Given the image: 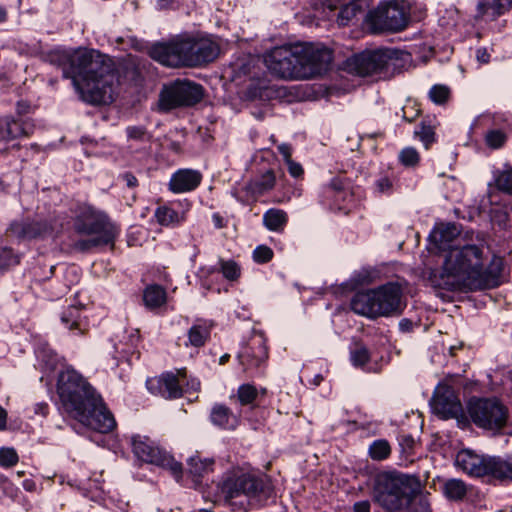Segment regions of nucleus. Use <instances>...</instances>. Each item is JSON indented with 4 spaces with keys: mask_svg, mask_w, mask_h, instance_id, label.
<instances>
[{
    "mask_svg": "<svg viewBox=\"0 0 512 512\" xmlns=\"http://www.w3.org/2000/svg\"><path fill=\"white\" fill-rule=\"evenodd\" d=\"M44 61L61 68L64 78L72 80L80 98L92 105L110 104L119 82L113 61L94 49H54Z\"/></svg>",
    "mask_w": 512,
    "mask_h": 512,
    "instance_id": "obj_1",
    "label": "nucleus"
},
{
    "mask_svg": "<svg viewBox=\"0 0 512 512\" xmlns=\"http://www.w3.org/2000/svg\"><path fill=\"white\" fill-rule=\"evenodd\" d=\"M501 271L500 258H493L484 268L482 248L465 244L448 251L442 268L430 271L429 281L433 287L446 290H481L498 286Z\"/></svg>",
    "mask_w": 512,
    "mask_h": 512,
    "instance_id": "obj_2",
    "label": "nucleus"
},
{
    "mask_svg": "<svg viewBox=\"0 0 512 512\" xmlns=\"http://www.w3.org/2000/svg\"><path fill=\"white\" fill-rule=\"evenodd\" d=\"M219 45L209 39H177L152 46L150 56L160 64L177 68L200 66L214 61L219 55Z\"/></svg>",
    "mask_w": 512,
    "mask_h": 512,
    "instance_id": "obj_3",
    "label": "nucleus"
},
{
    "mask_svg": "<svg viewBox=\"0 0 512 512\" xmlns=\"http://www.w3.org/2000/svg\"><path fill=\"white\" fill-rule=\"evenodd\" d=\"M418 489V478L397 471L379 473L374 482L373 501L386 512H403Z\"/></svg>",
    "mask_w": 512,
    "mask_h": 512,
    "instance_id": "obj_4",
    "label": "nucleus"
},
{
    "mask_svg": "<svg viewBox=\"0 0 512 512\" xmlns=\"http://www.w3.org/2000/svg\"><path fill=\"white\" fill-rule=\"evenodd\" d=\"M409 59L410 54L396 49L364 51L346 59L343 70L361 77H388L399 72Z\"/></svg>",
    "mask_w": 512,
    "mask_h": 512,
    "instance_id": "obj_5",
    "label": "nucleus"
},
{
    "mask_svg": "<svg viewBox=\"0 0 512 512\" xmlns=\"http://www.w3.org/2000/svg\"><path fill=\"white\" fill-rule=\"evenodd\" d=\"M74 229L78 234L92 236L74 243V248L80 252L111 244L117 234V229L109 217L91 206H83L79 209L74 219Z\"/></svg>",
    "mask_w": 512,
    "mask_h": 512,
    "instance_id": "obj_6",
    "label": "nucleus"
},
{
    "mask_svg": "<svg viewBox=\"0 0 512 512\" xmlns=\"http://www.w3.org/2000/svg\"><path fill=\"white\" fill-rule=\"evenodd\" d=\"M219 488L225 500L232 505H244L245 501L262 503L273 495V487L267 479L240 471L228 474Z\"/></svg>",
    "mask_w": 512,
    "mask_h": 512,
    "instance_id": "obj_7",
    "label": "nucleus"
},
{
    "mask_svg": "<svg viewBox=\"0 0 512 512\" xmlns=\"http://www.w3.org/2000/svg\"><path fill=\"white\" fill-rule=\"evenodd\" d=\"M57 392L63 409L74 419L78 418V413L95 408L100 397L82 375L71 369L59 375Z\"/></svg>",
    "mask_w": 512,
    "mask_h": 512,
    "instance_id": "obj_8",
    "label": "nucleus"
},
{
    "mask_svg": "<svg viewBox=\"0 0 512 512\" xmlns=\"http://www.w3.org/2000/svg\"><path fill=\"white\" fill-rule=\"evenodd\" d=\"M468 413L479 428L500 431L507 425L508 409L496 398H472Z\"/></svg>",
    "mask_w": 512,
    "mask_h": 512,
    "instance_id": "obj_9",
    "label": "nucleus"
},
{
    "mask_svg": "<svg viewBox=\"0 0 512 512\" xmlns=\"http://www.w3.org/2000/svg\"><path fill=\"white\" fill-rule=\"evenodd\" d=\"M203 98V87L200 84L188 81L177 80L165 86L159 98V107L164 111L181 107L192 106Z\"/></svg>",
    "mask_w": 512,
    "mask_h": 512,
    "instance_id": "obj_10",
    "label": "nucleus"
},
{
    "mask_svg": "<svg viewBox=\"0 0 512 512\" xmlns=\"http://www.w3.org/2000/svg\"><path fill=\"white\" fill-rule=\"evenodd\" d=\"M299 76L310 79L327 72L332 63V51L314 44H297Z\"/></svg>",
    "mask_w": 512,
    "mask_h": 512,
    "instance_id": "obj_11",
    "label": "nucleus"
},
{
    "mask_svg": "<svg viewBox=\"0 0 512 512\" xmlns=\"http://www.w3.org/2000/svg\"><path fill=\"white\" fill-rule=\"evenodd\" d=\"M297 44L275 47L264 56L268 70L282 79H301L299 76Z\"/></svg>",
    "mask_w": 512,
    "mask_h": 512,
    "instance_id": "obj_12",
    "label": "nucleus"
},
{
    "mask_svg": "<svg viewBox=\"0 0 512 512\" xmlns=\"http://www.w3.org/2000/svg\"><path fill=\"white\" fill-rule=\"evenodd\" d=\"M366 20L375 33L384 31L397 32L404 29L408 23V14L403 6L397 3L379 5L366 15Z\"/></svg>",
    "mask_w": 512,
    "mask_h": 512,
    "instance_id": "obj_13",
    "label": "nucleus"
},
{
    "mask_svg": "<svg viewBox=\"0 0 512 512\" xmlns=\"http://www.w3.org/2000/svg\"><path fill=\"white\" fill-rule=\"evenodd\" d=\"M134 455L141 461L168 468L177 480L182 476L181 463L159 449L147 437L136 435L131 438Z\"/></svg>",
    "mask_w": 512,
    "mask_h": 512,
    "instance_id": "obj_14",
    "label": "nucleus"
},
{
    "mask_svg": "<svg viewBox=\"0 0 512 512\" xmlns=\"http://www.w3.org/2000/svg\"><path fill=\"white\" fill-rule=\"evenodd\" d=\"M374 291L380 317L399 315L406 307L403 290L398 283L389 282Z\"/></svg>",
    "mask_w": 512,
    "mask_h": 512,
    "instance_id": "obj_15",
    "label": "nucleus"
},
{
    "mask_svg": "<svg viewBox=\"0 0 512 512\" xmlns=\"http://www.w3.org/2000/svg\"><path fill=\"white\" fill-rule=\"evenodd\" d=\"M435 414L442 419L464 418L462 404L452 387L443 385L438 387L431 401Z\"/></svg>",
    "mask_w": 512,
    "mask_h": 512,
    "instance_id": "obj_16",
    "label": "nucleus"
},
{
    "mask_svg": "<svg viewBox=\"0 0 512 512\" xmlns=\"http://www.w3.org/2000/svg\"><path fill=\"white\" fill-rule=\"evenodd\" d=\"M76 420L84 426L100 433H108L116 426L114 416L106 408L101 397L97 399L95 408L86 409L83 413H78Z\"/></svg>",
    "mask_w": 512,
    "mask_h": 512,
    "instance_id": "obj_17",
    "label": "nucleus"
},
{
    "mask_svg": "<svg viewBox=\"0 0 512 512\" xmlns=\"http://www.w3.org/2000/svg\"><path fill=\"white\" fill-rule=\"evenodd\" d=\"M53 224L47 219H26L10 225V232L18 238L33 239L45 237L53 232Z\"/></svg>",
    "mask_w": 512,
    "mask_h": 512,
    "instance_id": "obj_18",
    "label": "nucleus"
},
{
    "mask_svg": "<svg viewBox=\"0 0 512 512\" xmlns=\"http://www.w3.org/2000/svg\"><path fill=\"white\" fill-rule=\"evenodd\" d=\"M487 456L478 455L470 450H462L456 456V464L471 476L484 477L487 474Z\"/></svg>",
    "mask_w": 512,
    "mask_h": 512,
    "instance_id": "obj_19",
    "label": "nucleus"
},
{
    "mask_svg": "<svg viewBox=\"0 0 512 512\" xmlns=\"http://www.w3.org/2000/svg\"><path fill=\"white\" fill-rule=\"evenodd\" d=\"M375 297L374 289L356 293L350 301L351 310L371 319L380 317Z\"/></svg>",
    "mask_w": 512,
    "mask_h": 512,
    "instance_id": "obj_20",
    "label": "nucleus"
},
{
    "mask_svg": "<svg viewBox=\"0 0 512 512\" xmlns=\"http://www.w3.org/2000/svg\"><path fill=\"white\" fill-rule=\"evenodd\" d=\"M202 180V175L197 170L180 169L176 171L169 182V188L174 193L189 192L197 188Z\"/></svg>",
    "mask_w": 512,
    "mask_h": 512,
    "instance_id": "obj_21",
    "label": "nucleus"
},
{
    "mask_svg": "<svg viewBox=\"0 0 512 512\" xmlns=\"http://www.w3.org/2000/svg\"><path fill=\"white\" fill-rule=\"evenodd\" d=\"M460 231L458 226L453 223L439 224L434 227L429 235V239L440 250L448 249L450 251L452 242L458 237Z\"/></svg>",
    "mask_w": 512,
    "mask_h": 512,
    "instance_id": "obj_22",
    "label": "nucleus"
},
{
    "mask_svg": "<svg viewBox=\"0 0 512 512\" xmlns=\"http://www.w3.org/2000/svg\"><path fill=\"white\" fill-rule=\"evenodd\" d=\"M486 476L498 480H512V457L487 456Z\"/></svg>",
    "mask_w": 512,
    "mask_h": 512,
    "instance_id": "obj_23",
    "label": "nucleus"
},
{
    "mask_svg": "<svg viewBox=\"0 0 512 512\" xmlns=\"http://www.w3.org/2000/svg\"><path fill=\"white\" fill-rule=\"evenodd\" d=\"M510 9H512V0H483L477 4L475 18L482 19L484 16H491L495 19Z\"/></svg>",
    "mask_w": 512,
    "mask_h": 512,
    "instance_id": "obj_24",
    "label": "nucleus"
},
{
    "mask_svg": "<svg viewBox=\"0 0 512 512\" xmlns=\"http://www.w3.org/2000/svg\"><path fill=\"white\" fill-rule=\"evenodd\" d=\"M4 141L20 136H28L33 131V125L26 121H17L10 118L0 119Z\"/></svg>",
    "mask_w": 512,
    "mask_h": 512,
    "instance_id": "obj_25",
    "label": "nucleus"
},
{
    "mask_svg": "<svg viewBox=\"0 0 512 512\" xmlns=\"http://www.w3.org/2000/svg\"><path fill=\"white\" fill-rule=\"evenodd\" d=\"M187 212L182 210L180 212L168 206H160L155 211V218L162 226L175 227L180 225L186 220Z\"/></svg>",
    "mask_w": 512,
    "mask_h": 512,
    "instance_id": "obj_26",
    "label": "nucleus"
},
{
    "mask_svg": "<svg viewBox=\"0 0 512 512\" xmlns=\"http://www.w3.org/2000/svg\"><path fill=\"white\" fill-rule=\"evenodd\" d=\"M213 460H202L198 456H192L187 460V472L192 477L195 487L200 484V478L212 470Z\"/></svg>",
    "mask_w": 512,
    "mask_h": 512,
    "instance_id": "obj_27",
    "label": "nucleus"
},
{
    "mask_svg": "<svg viewBox=\"0 0 512 512\" xmlns=\"http://www.w3.org/2000/svg\"><path fill=\"white\" fill-rule=\"evenodd\" d=\"M368 3L366 0H353L344 5L338 14V23L347 25L349 21L358 15H367Z\"/></svg>",
    "mask_w": 512,
    "mask_h": 512,
    "instance_id": "obj_28",
    "label": "nucleus"
},
{
    "mask_svg": "<svg viewBox=\"0 0 512 512\" xmlns=\"http://www.w3.org/2000/svg\"><path fill=\"white\" fill-rule=\"evenodd\" d=\"M288 222V215L281 209L271 208L263 215V224L270 231H283Z\"/></svg>",
    "mask_w": 512,
    "mask_h": 512,
    "instance_id": "obj_29",
    "label": "nucleus"
},
{
    "mask_svg": "<svg viewBox=\"0 0 512 512\" xmlns=\"http://www.w3.org/2000/svg\"><path fill=\"white\" fill-rule=\"evenodd\" d=\"M161 393L165 398L175 399L182 395L179 377L173 373H165L159 379Z\"/></svg>",
    "mask_w": 512,
    "mask_h": 512,
    "instance_id": "obj_30",
    "label": "nucleus"
},
{
    "mask_svg": "<svg viewBox=\"0 0 512 512\" xmlns=\"http://www.w3.org/2000/svg\"><path fill=\"white\" fill-rule=\"evenodd\" d=\"M211 421L220 427H233L236 423V417L231 410L222 404H216L211 410Z\"/></svg>",
    "mask_w": 512,
    "mask_h": 512,
    "instance_id": "obj_31",
    "label": "nucleus"
},
{
    "mask_svg": "<svg viewBox=\"0 0 512 512\" xmlns=\"http://www.w3.org/2000/svg\"><path fill=\"white\" fill-rule=\"evenodd\" d=\"M405 512H430V503L422 492L421 483L418 480V489L413 493L409 503L404 507Z\"/></svg>",
    "mask_w": 512,
    "mask_h": 512,
    "instance_id": "obj_32",
    "label": "nucleus"
},
{
    "mask_svg": "<svg viewBox=\"0 0 512 512\" xmlns=\"http://www.w3.org/2000/svg\"><path fill=\"white\" fill-rule=\"evenodd\" d=\"M275 185V175L272 170L266 171L260 179L250 182L247 189L254 195H262L271 190Z\"/></svg>",
    "mask_w": 512,
    "mask_h": 512,
    "instance_id": "obj_33",
    "label": "nucleus"
},
{
    "mask_svg": "<svg viewBox=\"0 0 512 512\" xmlns=\"http://www.w3.org/2000/svg\"><path fill=\"white\" fill-rule=\"evenodd\" d=\"M443 493L450 500L460 501L467 494V485L460 479H449L443 485Z\"/></svg>",
    "mask_w": 512,
    "mask_h": 512,
    "instance_id": "obj_34",
    "label": "nucleus"
},
{
    "mask_svg": "<svg viewBox=\"0 0 512 512\" xmlns=\"http://www.w3.org/2000/svg\"><path fill=\"white\" fill-rule=\"evenodd\" d=\"M143 300L148 308L160 307L166 301V292L161 286H148L144 291Z\"/></svg>",
    "mask_w": 512,
    "mask_h": 512,
    "instance_id": "obj_35",
    "label": "nucleus"
},
{
    "mask_svg": "<svg viewBox=\"0 0 512 512\" xmlns=\"http://www.w3.org/2000/svg\"><path fill=\"white\" fill-rule=\"evenodd\" d=\"M210 336V329L204 324L193 325L188 331V342L186 346L191 345L194 347L203 346Z\"/></svg>",
    "mask_w": 512,
    "mask_h": 512,
    "instance_id": "obj_36",
    "label": "nucleus"
},
{
    "mask_svg": "<svg viewBox=\"0 0 512 512\" xmlns=\"http://www.w3.org/2000/svg\"><path fill=\"white\" fill-rule=\"evenodd\" d=\"M81 306H69L61 314V322L68 329L80 328L81 326Z\"/></svg>",
    "mask_w": 512,
    "mask_h": 512,
    "instance_id": "obj_37",
    "label": "nucleus"
},
{
    "mask_svg": "<svg viewBox=\"0 0 512 512\" xmlns=\"http://www.w3.org/2000/svg\"><path fill=\"white\" fill-rule=\"evenodd\" d=\"M390 453L391 447L388 441L384 439L374 441L369 447V455L373 460H384L390 455Z\"/></svg>",
    "mask_w": 512,
    "mask_h": 512,
    "instance_id": "obj_38",
    "label": "nucleus"
},
{
    "mask_svg": "<svg viewBox=\"0 0 512 512\" xmlns=\"http://www.w3.org/2000/svg\"><path fill=\"white\" fill-rule=\"evenodd\" d=\"M449 96L450 89L446 85L436 84L432 86L429 91V99L437 105H442L446 103Z\"/></svg>",
    "mask_w": 512,
    "mask_h": 512,
    "instance_id": "obj_39",
    "label": "nucleus"
},
{
    "mask_svg": "<svg viewBox=\"0 0 512 512\" xmlns=\"http://www.w3.org/2000/svg\"><path fill=\"white\" fill-rule=\"evenodd\" d=\"M257 389L251 384H243L238 388L237 397L242 405L252 404L257 397Z\"/></svg>",
    "mask_w": 512,
    "mask_h": 512,
    "instance_id": "obj_40",
    "label": "nucleus"
},
{
    "mask_svg": "<svg viewBox=\"0 0 512 512\" xmlns=\"http://www.w3.org/2000/svg\"><path fill=\"white\" fill-rule=\"evenodd\" d=\"M220 268H221V272H222L223 276L230 281H234V280L238 279L240 276V267L238 266V264L235 261L221 260Z\"/></svg>",
    "mask_w": 512,
    "mask_h": 512,
    "instance_id": "obj_41",
    "label": "nucleus"
},
{
    "mask_svg": "<svg viewBox=\"0 0 512 512\" xmlns=\"http://www.w3.org/2000/svg\"><path fill=\"white\" fill-rule=\"evenodd\" d=\"M399 159L405 166H415L418 164L420 157L415 148L407 147L400 152Z\"/></svg>",
    "mask_w": 512,
    "mask_h": 512,
    "instance_id": "obj_42",
    "label": "nucleus"
},
{
    "mask_svg": "<svg viewBox=\"0 0 512 512\" xmlns=\"http://www.w3.org/2000/svg\"><path fill=\"white\" fill-rule=\"evenodd\" d=\"M506 141V135L501 130H491L486 135V144L493 149H498Z\"/></svg>",
    "mask_w": 512,
    "mask_h": 512,
    "instance_id": "obj_43",
    "label": "nucleus"
},
{
    "mask_svg": "<svg viewBox=\"0 0 512 512\" xmlns=\"http://www.w3.org/2000/svg\"><path fill=\"white\" fill-rule=\"evenodd\" d=\"M18 462V455L13 448L0 449V465L2 467H12Z\"/></svg>",
    "mask_w": 512,
    "mask_h": 512,
    "instance_id": "obj_44",
    "label": "nucleus"
},
{
    "mask_svg": "<svg viewBox=\"0 0 512 512\" xmlns=\"http://www.w3.org/2000/svg\"><path fill=\"white\" fill-rule=\"evenodd\" d=\"M414 134L420 138L425 147L428 148L434 142L435 132L433 127L422 124L419 129L415 130Z\"/></svg>",
    "mask_w": 512,
    "mask_h": 512,
    "instance_id": "obj_45",
    "label": "nucleus"
},
{
    "mask_svg": "<svg viewBox=\"0 0 512 512\" xmlns=\"http://www.w3.org/2000/svg\"><path fill=\"white\" fill-rule=\"evenodd\" d=\"M496 184L499 190L512 195V168L502 172L498 176Z\"/></svg>",
    "mask_w": 512,
    "mask_h": 512,
    "instance_id": "obj_46",
    "label": "nucleus"
},
{
    "mask_svg": "<svg viewBox=\"0 0 512 512\" xmlns=\"http://www.w3.org/2000/svg\"><path fill=\"white\" fill-rule=\"evenodd\" d=\"M19 263V259L16 255L13 254L12 250L10 249H3L0 252V273L13 265H16Z\"/></svg>",
    "mask_w": 512,
    "mask_h": 512,
    "instance_id": "obj_47",
    "label": "nucleus"
},
{
    "mask_svg": "<svg viewBox=\"0 0 512 512\" xmlns=\"http://www.w3.org/2000/svg\"><path fill=\"white\" fill-rule=\"evenodd\" d=\"M370 359L369 352L365 347H359L351 352V361L354 366H363Z\"/></svg>",
    "mask_w": 512,
    "mask_h": 512,
    "instance_id": "obj_48",
    "label": "nucleus"
},
{
    "mask_svg": "<svg viewBox=\"0 0 512 512\" xmlns=\"http://www.w3.org/2000/svg\"><path fill=\"white\" fill-rule=\"evenodd\" d=\"M272 257H273L272 249L265 245H260V246L256 247V249L253 252V259L257 263H266V262L270 261L272 259Z\"/></svg>",
    "mask_w": 512,
    "mask_h": 512,
    "instance_id": "obj_49",
    "label": "nucleus"
},
{
    "mask_svg": "<svg viewBox=\"0 0 512 512\" xmlns=\"http://www.w3.org/2000/svg\"><path fill=\"white\" fill-rule=\"evenodd\" d=\"M267 357L268 354L266 348L262 344H259L258 352H253V355H249V365L252 367H259L266 361Z\"/></svg>",
    "mask_w": 512,
    "mask_h": 512,
    "instance_id": "obj_50",
    "label": "nucleus"
},
{
    "mask_svg": "<svg viewBox=\"0 0 512 512\" xmlns=\"http://www.w3.org/2000/svg\"><path fill=\"white\" fill-rule=\"evenodd\" d=\"M127 135L133 140H144L147 135L146 129L142 126H129L126 129Z\"/></svg>",
    "mask_w": 512,
    "mask_h": 512,
    "instance_id": "obj_51",
    "label": "nucleus"
},
{
    "mask_svg": "<svg viewBox=\"0 0 512 512\" xmlns=\"http://www.w3.org/2000/svg\"><path fill=\"white\" fill-rule=\"evenodd\" d=\"M377 190L380 193H390L393 188L392 181L387 177H382L376 181Z\"/></svg>",
    "mask_w": 512,
    "mask_h": 512,
    "instance_id": "obj_52",
    "label": "nucleus"
},
{
    "mask_svg": "<svg viewBox=\"0 0 512 512\" xmlns=\"http://www.w3.org/2000/svg\"><path fill=\"white\" fill-rule=\"evenodd\" d=\"M288 171L293 177H299L303 174L302 166L293 160H289L287 163Z\"/></svg>",
    "mask_w": 512,
    "mask_h": 512,
    "instance_id": "obj_53",
    "label": "nucleus"
},
{
    "mask_svg": "<svg viewBox=\"0 0 512 512\" xmlns=\"http://www.w3.org/2000/svg\"><path fill=\"white\" fill-rule=\"evenodd\" d=\"M122 180L125 182L126 186L129 187V188H134L138 185V180L137 178L127 172V173H124L122 176H121Z\"/></svg>",
    "mask_w": 512,
    "mask_h": 512,
    "instance_id": "obj_54",
    "label": "nucleus"
},
{
    "mask_svg": "<svg viewBox=\"0 0 512 512\" xmlns=\"http://www.w3.org/2000/svg\"><path fill=\"white\" fill-rule=\"evenodd\" d=\"M178 3V0H156V7L159 10L173 8Z\"/></svg>",
    "mask_w": 512,
    "mask_h": 512,
    "instance_id": "obj_55",
    "label": "nucleus"
},
{
    "mask_svg": "<svg viewBox=\"0 0 512 512\" xmlns=\"http://www.w3.org/2000/svg\"><path fill=\"white\" fill-rule=\"evenodd\" d=\"M476 58L480 63L486 64L490 60V55L485 48H479L476 52Z\"/></svg>",
    "mask_w": 512,
    "mask_h": 512,
    "instance_id": "obj_56",
    "label": "nucleus"
},
{
    "mask_svg": "<svg viewBox=\"0 0 512 512\" xmlns=\"http://www.w3.org/2000/svg\"><path fill=\"white\" fill-rule=\"evenodd\" d=\"M278 150L280 152V154L283 156L285 162L287 163L289 160H292L291 159V147L287 144H281L279 147H278Z\"/></svg>",
    "mask_w": 512,
    "mask_h": 512,
    "instance_id": "obj_57",
    "label": "nucleus"
},
{
    "mask_svg": "<svg viewBox=\"0 0 512 512\" xmlns=\"http://www.w3.org/2000/svg\"><path fill=\"white\" fill-rule=\"evenodd\" d=\"M354 512H370V503L368 501L355 503Z\"/></svg>",
    "mask_w": 512,
    "mask_h": 512,
    "instance_id": "obj_58",
    "label": "nucleus"
},
{
    "mask_svg": "<svg viewBox=\"0 0 512 512\" xmlns=\"http://www.w3.org/2000/svg\"><path fill=\"white\" fill-rule=\"evenodd\" d=\"M401 445L405 448L412 449L414 446V439L411 436H403Z\"/></svg>",
    "mask_w": 512,
    "mask_h": 512,
    "instance_id": "obj_59",
    "label": "nucleus"
},
{
    "mask_svg": "<svg viewBox=\"0 0 512 512\" xmlns=\"http://www.w3.org/2000/svg\"><path fill=\"white\" fill-rule=\"evenodd\" d=\"M399 327L402 331H409L412 327V322L408 319H402L399 323Z\"/></svg>",
    "mask_w": 512,
    "mask_h": 512,
    "instance_id": "obj_60",
    "label": "nucleus"
},
{
    "mask_svg": "<svg viewBox=\"0 0 512 512\" xmlns=\"http://www.w3.org/2000/svg\"><path fill=\"white\" fill-rule=\"evenodd\" d=\"M6 411L0 406V430L5 428L6 425Z\"/></svg>",
    "mask_w": 512,
    "mask_h": 512,
    "instance_id": "obj_61",
    "label": "nucleus"
},
{
    "mask_svg": "<svg viewBox=\"0 0 512 512\" xmlns=\"http://www.w3.org/2000/svg\"><path fill=\"white\" fill-rule=\"evenodd\" d=\"M212 218L217 228H222L224 226L223 218L219 214H214Z\"/></svg>",
    "mask_w": 512,
    "mask_h": 512,
    "instance_id": "obj_62",
    "label": "nucleus"
},
{
    "mask_svg": "<svg viewBox=\"0 0 512 512\" xmlns=\"http://www.w3.org/2000/svg\"><path fill=\"white\" fill-rule=\"evenodd\" d=\"M8 18L7 10L4 6L0 5V23H4Z\"/></svg>",
    "mask_w": 512,
    "mask_h": 512,
    "instance_id": "obj_63",
    "label": "nucleus"
},
{
    "mask_svg": "<svg viewBox=\"0 0 512 512\" xmlns=\"http://www.w3.org/2000/svg\"><path fill=\"white\" fill-rule=\"evenodd\" d=\"M331 186L335 189V190H341V185H340V182L337 181V180H333L331 182Z\"/></svg>",
    "mask_w": 512,
    "mask_h": 512,
    "instance_id": "obj_64",
    "label": "nucleus"
}]
</instances>
